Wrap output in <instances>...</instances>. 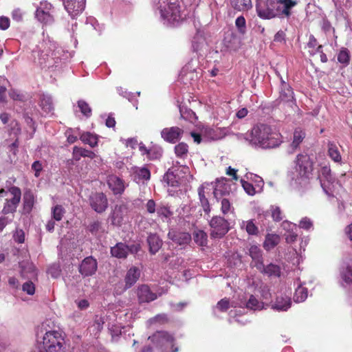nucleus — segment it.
Wrapping results in <instances>:
<instances>
[{
    "instance_id": "nucleus-1",
    "label": "nucleus",
    "mask_w": 352,
    "mask_h": 352,
    "mask_svg": "<svg viewBox=\"0 0 352 352\" xmlns=\"http://www.w3.org/2000/svg\"><path fill=\"white\" fill-rule=\"evenodd\" d=\"M239 140L243 139L250 146L263 149L278 147L282 143L280 133L275 131L272 127L265 124H258L245 134H236Z\"/></svg>"
},
{
    "instance_id": "nucleus-2",
    "label": "nucleus",
    "mask_w": 352,
    "mask_h": 352,
    "mask_svg": "<svg viewBox=\"0 0 352 352\" xmlns=\"http://www.w3.org/2000/svg\"><path fill=\"white\" fill-rule=\"evenodd\" d=\"M153 5L164 24L177 25L186 18V14L182 10L178 0H153Z\"/></svg>"
},
{
    "instance_id": "nucleus-3",
    "label": "nucleus",
    "mask_w": 352,
    "mask_h": 352,
    "mask_svg": "<svg viewBox=\"0 0 352 352\" xmlns=\"http://www.w3.org/2000/svg\"><path fill=\"white\" fill-rule=\"evenodd\" d=\"M296 5L293 0H267L266 7L260 3L256 5V12L259 17L270 19L276 16L289 17L291 9Z\"/></svg>"
},
{
    "instance_id": "nucleus-4",
    "label": "nucleus",
    "mask_w": 352,
    "mask_h": 352,
    "mask_svg": "<svg viewBox=\"0 0 352 352\" xmlns=\"http://www.w3.org/2000/svg\"><path fill=\"white\" fill-rule=\"evenodd\" d=\"M313 170V163L308 155L299 154L296 157L294 170L289 174L291 184L295 188L305 187Z\"/></svg>"
},
{
    "instance_id": "nucleus-5",
    "label": "nucleus",
    "mask_w": 352,
    "mask_h": 352,
    "mask_svg": "<svg viewBox=\"0 0 352 352\" xmlns=\"http://www.w3.org/2000/svg\"><path fill=\"white\" fill-rule=\"evenodd\" d=\"M44 350L48 352H64L65 341L64 334L58 331H48L41 338Z\"/></svg>"
},
{
    "instance_id": "nucleus-6",
    "label": "nucleus",
    "mask_w": 352,
    "mask_h": 352,
    "mask_svg": "<svg viewBox=\"0 0 352 352\" xmlns=\"http://www.w3.org/2000/svg\"><path fill=\"white\" fill-rule=\"evenodd\" d=\"M209 225L211 229L210 236L213 239L222 238L230 230L228 221L221 216L213 217Z\"/></svg>"
},
{
    "instance_id": "nucleus-7",
    "label": "nucleus",
    "mask_w": 352,
    "mask_h": 352,
    "mask_svg": "<svg viewBox=\"0 0 352 352\" xmlns=\"http://www.w3.org/2000/svg\"><path fill=\"white\" fill-rule=\"evenodd\" d=\"M8 191L12 197L10 199H6L2 209V213L4 214L14 213L16 210L21 198V191L19 187L12 186Z\"/></svg>"
},
{
    "instance_id": "nucleus-8",
    "label": "nucleus",
    "mask_w": 352,
    "mask_h": 352,
    "mask_svg": "<svg viewBox=\"0 0 352 352\" xmlns=\"http://www.w3.org/2000/svg\"><path fill=\"white\" fill-rule=\"evenodd\" d=\"M89 204L94 211L98 213H102L108 207V200L104 193L96 192L90 195Z\"/></svg>"
},
{
    "instance_id": "nucleus-9",
    "label": "nucleus",
    "mask_w": 352,
    "mask_h": 352,
    "mask_svg": "<svg viewBox=\"0 0 352 352\" xmlns=\"http://www.w3.org/2000/svg\"><path fill=\"white\" fill-rule=\"evenodd\" d=\"M65 10L72 18L82 13L85 8L86 0H63Z\"/></svg>"
},
{
    "instance_id": "nucleus-10",
    "label": "nucleus",
    "mask_w": 352,
    "mask_h": 352,
    "mask_svg": "<svg viewBox=\"0 0 352 352\" xmlns=\"http://www.w3.org/2000/svg\"><path fill=\"white\" fill-rule=\"evenodd\" d=\"M98 268L96 260L92 256H88L82 261L79 272L84 276H89L94 274Z\"/></svg>"
},
{
    "instance_id": "nucleus-11",
    "label": "nucleus",
    "mask_w": 352,
    "mask_h": 352,
    "mask_svg": "<svg viewBox=\"0 0 352 352\" xmlns=\"http://www.w3.org/2000/svg\"><path fill=\"white\" fill-rule=\"evenodd\" d=\"M183 133L182 129L177 126H172L164 128L161 131V136L166 142L175 143L181 139Z\"/></svg>"
},
{
    "instance_id": "nucleus-12",
    "label": "nucleus",
    "mask_w": 352,
    "mask_h": 352,
    "mask_svg": "<svg viewBox=\"0 0 352 352\" xmlns=\"http://www.w3.org/2000/svg\"><path fill=\"white\" fill-rule=\"evenodd\" d=\"M148 339L160 346H173V343L174 342V338L172 335L166 331H157L152 336H149Z\"/></svg>"
},
{
    "instance_id": "nucleus-13",
    "label": "nucleus",
    "mask_w": 352,
    "mask_h": 352,
    "mask_svg": "<svg viewBox=\"0 0 352 352\" xmlns=\"http://www.w3.org/2000/svg\"><path fill=\"white\" fill-rule=\"evenodd\" d=\"M203 133L207 138L212 140H218L231 134L230 129L226 127L214 129L206 127L204 129Z\"/></svg>"
},
{
    "instance_id": "nucleus-14",
    "label": "nucleus",
    "mask_w": 352,
    "mask_h": 352,
    "mask_svg": "<svg viewBox=\"0 0 352 352\" xmlns=\"http://www.w3.org/2000/svg\"><path fill=\"white\" fill-rule=\"evenodd\" d=\"M107 184L114 195H122L126 188L124 180L115 175L108 176Z\"/></svg>"
},
{
    "instance_id": "nucleus-15",
    "label": "nucleus",
    "mask_w": 352,
    "mask_h": 352,
    "mask_svg": "<svg viewBox=\"0 0 352 352\" xmlns=\"http://www.w3.org/2000/svg\"><path fill=\"white\" fill-rule=\"evenodd\" d=\"M127 213V207L122 204L116 206L111 215V222L114 226H120Z\"/></svg>"
},
{
    "instance_id": "nucleus-16",
    "label": "nucleus",
    "mask_w": 352,
    "mask_h": 352,
    "mask_svg": "<svg viewBox=\"0 0 352 352\" xmlns=\"http://www.w3.org/2000/svg\"><path fill=\"white\" fill-rule=\"evenodd\" d=\"M228 182L226 178L217 179L214 188L213 194L217 200L221 199L222 196L226 195L230 192V187L226 184Z\"/></svg>"
},
{
    "instance_id": "nucleus-17",
    "label": "nucleus",
    "mask_w": 352,
    "mask_h": 352,
    "mask_svg": "<svg viewBox=\"0 0 352 352\" xmlns=\"http://www.w3.org/2000/svg\"><path fill=\"white\" fill-rule=\"evenodd\" d=\"M138 296L141 302H149L157 298V294L151 292L150 288L144 285L139 287Z\"/></svg>"
},
{
    "instance_id": "nucleus-18",
    "label": "nucleus",
    "mask_w": 352,
    "mask_h": 352,
    "mask_svg": "<svg viewBox=\"0 0 352 352\" xmlns=\"http://www.w3.org/2000/svg\"><path fill=\"white\" fill-rule=\"evenodd\" d=\"M341 285L344 287L352 283V261L344 263L340 268Z\"/></svg>"
},
{
    "instance_id": "nucleus-19",
    "label": "nucleus",
    "mask_w": 352,
    "mask_h": 352,
    "mask_svg": "<svg viewBox=\"0 0 352 352\" xmlns=\"http://www.w3.org/2000/svg\"><path fill=\"white\" fill-rule=\"evenodd\" d=\"M292 305V300L287 296H278L272 303V308L278 311H285Z\"/></svg>"
},
{
    "instance_id": "nucleus-20",
    "label": "nucleus",
    "mask_w": 352,
    "mask_h": 352,
    "mask_svg": "<svg viewBox=\"0 0 352 352\" xmlns=\"http://www.w3.org/2000/svg\"><path fill=\"white\" fill-rule=\"evenodd\" d=\"M168 238L179 245H186L191 240V236L188 232L170 231Z\"/></svg>"
},
{
    "instance_id": "nucleus-21",
    "label": "nucleus",
    "mask_w": 352,
    "mask_h": 352,
    "mask_svg": "<svg viewBox=\"0 0 352 352\" xmlns=\"http://www.w3.org/2000/svg\"><path fill=\"white\" fill-rule=\"evenodd\" d=\"M234 307L239 306L240 307H245L246 308L256 311L261 310L263 308V303L258 301L254 296L251 295L248 301L241 300L239 303L234 305Z\"/></svg>"
},
{
    "instance_id": "nucleus-22",
    "label": "nucleus",
    "mask_w": 352,
    "mask_h": 352,
    "mask_svg": "<svg viewBox=\"0 0 352 352\" xmlns=\"http://www.w3.org/2000/svg\"><path fill=\"white\" fill-rule=\"evenodd\" d=\"M129 252H133L132 248H129L126 245L122 243H117L111 249V255L119 258H126Z\"/></svg>"
},
{
    "instance_id": "nucleus-23",
    "label": "nucleus",
    "mask_w": 352,
    "mask_h": 352,
    "mask_svg": "<svg viewBox=\"0 0 352 352\" xmlns=\"http://www.w3.org/2000/svg\"><path fill=\"white\" fill-rule=\"evenodd\" d=\"M255 267L270 276L279 277L280 276V268L276 265L270 264L265 267L263 262H259L255 265Z\"/></svg>"
},
{
    "instance_id": "nucleus-24",
    "label": "nucleus",
    "mask_w": 352,
    "mask_h": 352,
    "mask_svg": "<svg viewBox=\"0 0 352 352\" xmlns=\"http://www.w3.org/2000/svg\"><path fill=\"white\" fill-rule=\"evenodd\" d=\"M140 276V270L136 267H131L125 276L126 287L129 288L133 285L139 279Z\"/></svg>"
},
{
    "instance_id": "nucleus-25",
    "label": "nucleus",
    "mask_w": 352,
    "mask_h": 352,
    "mask_svg": "<svg viewBox=\"0 0 352 352\" xmlns=\"http://www.w3.org/2000/svg\"><path fill=\"white\" fill-rule=\"evenodd\" d=\"M164 181L173 187L178 186L181 183V177L178 175V170H168L164 176Z\"/></svg>"
},
{
    "instance_id": "nucleus-26",
    "label": "nucleus",
    "mask_w": 352,
    "mask_h": 352,
    "mask_svg": "<svg viewBox=\"0 0 352 352\" xmlns=\"http://www.w3.org/2000/svg\"><path fill=\"white\" fill-rule=\"evenodd\" d=\"M147 242L149 246V251L153 254L157 252L162 245V241L155 234H149L147 238Z\"/></svg>"
},
{
    "instance_id": "nucleus-27",
    "label": "nucleus",
    "mask_w": 352,
    "mask_h": 352,
    "mask_svg": "<svg viewBox=\"0 0 352 352\" xmlns=\"http://www.w3.org/2000/svg\"><path fill=\"white\" fill-rule=\"evenodd\" d=\"M72 155L74 160L76 161L80 160L82 157H87L91 159L96 157V154L93 151L78 146L74 147Z\"/></svg>"
},
{
    "instance_id": "nucleus-28",
    "label": "nucleus",
    "mask_w": 352,
    "mask_h": 352,
    "mask_svg": "<svg viewBox=\"0 0 352 352\" xmlns=\"http://www.w3.org/2000/svg\"><path fill=\"white\" fill-rule=\"evenodd\" d=\"M133 178L136 182H139L141 180H148L151 177L150 171L146 168H138L135 167L133 169Z\"/></svg>"
},
{
    "instance_id": "nucleus-29",
    "label": "nucleus",
    "mask_w": 352,
    "mask_h": 352,
    "mask_svg": "<svg viewBox=\"0 0 352 352\" xmlns=\"http://www.w3.org/2000/svg\"><path fill=\"white\" fill-rule=\"evenodd\" d=\"M217 201H220V210L224 216H227L229 214L234 213V208L232 206V203L230 201L229 199L226 197H222L221 199H219V200Z\"/></svg>"
},
{
    "instance_id": "nucleus-30",
    "label": "nucleus",
    "mask_w": 352,
    "mask_h": 352,
    "mask_svg": "<svg viewBox=\"0 0 352 352\" xmlns=\"http://www.w3.org/2000/svg\"><path fill=\"white\" fill-rule=\"evenodd\" d=\"M40 106L44 113L46 114L51 113L54 109L51 96L43 94L41 98Z\"/></svg>"
},
{
    "instance_id": "nucleus-31",
    "label": "nucleus",
    "mask_w": 352,
    "mask_h": 352,
    "mask_svg": "<svg viewBox=\"0 0 352 352\" xmlns=\"http://www.w3.org/2000/svg\"><path fill=\"white\" fill-rule=\"evenodd\" d=\"M230 4L239 11H246L252 7L251 0H230Z\"/></svg>"
},
{
    "instance_id": "nucleus-32",
    "label": "nucleus",
    "mask_w": 352,
    "mask_h": 352,
    "mask_svg": "<svg viewBox=\"0 0 352 352\" xmlns=\"http://www.w3.org/2000/svg\"><path fill=\"white\" fill-rule=\"evenodd\" d=\"M198 195L199 201L201 203L204 211L206 214H209L211 211V208L208 199L205 196V191L203 186H201L198 188Z\"/></svg>"
},
{
    "instance_id": "nucleus-33",
    "label": "nucleus",
    "mask_w": 352,
    "mask_h": 352,
    "mask_svg": "<svg viewBox=\"0 0 352 352\" xmlns=\"http://www.w3.org/2000/svg\"><path fill=\"white\" fill-rule=\"evenodd\" d=\"M280 98L285 102H290L293 100L294 92L289 85L283 84V87L280 88Z\"/></svg>"
},
{
    "instance_id": "nucleus-34",
    "label": "nucleus",
    "mask_w": 352,
    "mask_h": 352,
    "mask_svg": "<svg viewBox=\"0 0 352 352\" xmlns=\"http://www.w3.org/2000/svg\"><path fill=\"white\" fill-rule=\"evenodd\" d=\"M36 17L40 22L45 24L51 23L53 21V17L50 12L47 10H43L41 8H37Z\"/></svg>"
},
{
    "instance_id": "nucleus-35",
    "label": "nucleus",
    "mask_w": 352,
    "mask_h": 352,
    "mask_svg": "<svg viewBox=\"0 0 352 352\" xmlns=\"http://www.w3.org/2000/svg\"><path fill=\"white\" fill-rule=\"evenodd\" d=\"M328 154L335 162H341L342 157L336 144L332 142L328 144Z\"/></svg>"
},
{
    "instance_id": "nucleus-36",
    "label": "nucleus",
    "mask_w": 352,
    "mask_h": 352,
    "mask_svg": "<svg viewBox=\"0 0 352 352\" xmlns=\"http://www.w3.org/2000/svg\"><path fill=\"white\" fill-rule=\"evenodd\" d=\"M34 204V197L31 191H27L23 195V209L25 212H30Z\"/></svg>"
},
{
    "instance_id": "nucleus-37",
    "label": "nucleus",
    "mask_w": 352,
    "mask_h": 352,
    "mask_svg": "<svg viewBox=\"0 0 352 352\" xmlns=\"http://www.w3.org/2000/svg\"><path fill=\"white\" fill-rule=\"evenodd\" d=\"M298 287L296 289L294 299L297 302H301L306 300L308 296L307 289L302 287L300 283H298Z\"/></svg>"
},
{
    "instance_id": "nucleus-38",
    "label": "nucleus",
    "mask_w": 352,
    "mask_h": 352,
    "mask_svg": "<svg viewBox=\"0 0 352 352\" xmlns=\"http://www.w3.org/2000/svg\"><path fill=\"white\" fill-rule=\"evenodd\" d=\"M80 139L82 142L89 144L91 147H94L98 144V136L89 132L82 133Z\"/></svg>"
},
{
    "instance_id": "nucleus-39",
    "label": "nucleus",
    "mask_w": 352,
    "mask_h": 352,
    "mask_svg": "<svg viewBox=\"0 0 352 352\" xmlns=\"http://www.w3.org/2000/svg\"><path fill=\"white\" fill-rule=\"evenodd\" d=\"M279 236L274 234H268L264 242V248L267 250L274 248L279 243Z\"/></svg>"
},
{
    "instance_id": "nucleus-40",
    "label": "nucleus",
    "mask_w": 352,
    "mask_h": 352,
    "mask_svg": "<svg viewBox=\"0 0 352 352\" xmlns=\"http://www.w3.org/2000/svg\"><path fill=\"white\" fill-rule=\"evenodd\" d=\"M305 137V133L300 129H296L294 132L293 140L291 146L293 149L298 147Z\"/></svg>"
},
{
    "instance_id": "nucleus-41",
    "label": "nucleus",
    "mask_w": 352,
    "mask_h": 352,
    "mask_svg": "<svg viewBox=\"0 0 352 352\" xmlns=\"http://www.w3.org/2000/svg\"><path fill=\"white\" fill-rule=\"evenodd\" d=\"M241 228L245 229L246 232L251 235H254L258 233V228L254 223L253 220L243 221L241 223Z\"/></svg>"
},
{
    "instance_id": "nucleus-42",
    "label": "nucleus",
    "mask_w": 352,
    "mask_h": 352,
    "mask_svg": "<svg viewBox=\"0 0 352 352\" xmlns=\"http://www.w3.org/2000/svg\"><path fill=\"white\" fill-rule=\"evenodd\" d=\"M195 242L200 246H205L207 244V234L203 230H197L193 234Z\"/></svg>"
},
{
    "instance_id": "nucleus-43",
    "label": "nucleus",
    "mask_w": 352,
    "mask_h": 352,
    "mask_svg": "<svg viewBox=\"0 0 352 352\" xmlns=\"http://www.w3.org/2000/svg\"><path fill=\"white\" fill-rule=\"evenodd\" d=\"M8 134L10 136L13 135L14 138H18L19 135L21 133V127L18 121L16 120H13L8 124Z\"/></svg>"
},
{
    "instance_id": "nucleus-44",
    "label": "nucleus",
    "mask_w": 352,
    "mask_h": 352,
    "mask_svg": "<svg viewBox=\"0 0 352 352\" xmlns=\"http://www.w3.org/2000/svg\"><path fill=\"white\" fill-rule=\"evenodd\" d=\"M249 254L255 261V265L259 262H263L261 252L260 248L256 245H252L249 249Z\"/></svg>"
},
{
    "instance_id": "nucleus-45",
    "label": "nucleus",
    "mask_w": 352,
    "mask_h": 352,
    "mask_svg": "<svg viewBox=\"0 0 352 352\" xmlns=\"http://www.w3.org/2000/svg\"><path fill=\"white\" fill-rule=\"evenodd\" d=\"M307 47L309 49V52L311 55H314L322 49V45H318L317 40L313 35L309 36Z\"/></svg>"
},
{
    "instance_id": "nucleus-46",
    "label": "nucleus",
    "mask_w": 352,
    "mask_h": 352,
    "mask_svg": "<svg viewBox=\"0 0 352 352\" xmlns=\"http://www.w3.org/2000/svg\"><path fill=\"white\" fill-rule=\"evenodd\" d=\"M188 151V146L184 142L179 143L175 146V153L178 157L184 158L186 157Z\"/></svg>"
},
{
    "instance_id": "nucleus-47",
    "label": "nucleus",
    "mask_w": 352,
    "mask_h": 352,
    "mask_svg": "<svg viewBox=\"0 0 352 352\" xmlns=\"http://www.w3.org/2000/svg\"><path fill=\"white\" fill-rule=\"evenodd\" d=\"M78 107L81 113L86 117H90L91 115V109L89 104L85 100H80L78 101Z\"/></svg>"
},
{
    "instance_id": "nucleus-48",
    "label": "nucleus",
    "mask_w": 352,
    "mask_h": 352,
    "mask_svg": "<svg viewBox=\"0 0 352 352\" xmlns=\"http://www.w3.org/2000/svg\"><path fill=\"white\" fill-rule=\"evenodd\" d=\"M139 149L142 152V155L146 154L150 160L158 159L161 157V153L160 152H157L155 155H151L153 149H148L142 143L139 144Z\"/></svg>"
},
{
    "instance_id": "nucleus-49",
    "label": "nucleus",
    "mask_w": 352,
    "mask_h": 352,
    "mask_svg": "<svg viewBox=\"0 0 352 352\" xmlns=\"http://www.w3.org/2000/svg\"><path fill=\"white\" fill-rule=\"evenodd\" d=\"M350 60L349 50L346 48H342L338 55V60L344 65H348Z\"/></svg>"
},
{
    "instance_id": "nucleus-50",
    "label": "nucleus",
    "mask_w": 352,
    "mask_h": 352,
    "mask_svg": "<svg viewBox=\"0 0 352 352\" xmlns=\"http://www.w3.org/2000/svg\"><path fill=\"white\" fill-rule=\"evenodd\" d=\"M52 213L53 219L59 221L65 214V210L60 205H56L52 208Z\"/></svg>"
},
{
    "instance_id": "nucleus-51",
    "label": "nucleus",
    "mask_w": 352,
    "mask_h": 352,
    "mask_svg": "<svg viewBox=\"0 0 352 352\" xmlns=\"http://www.w3.org/2000/svg\"><path fill=\"white\" fill-rule=\"evenodd\" d=\"M235 25L240 33L244 34L245 32L246 22L243 16H240L236 19Z\"/></svg>"
},
{
    "instance_id": "nucleus-52",
    "label": "nucleus",
    "mask_w": 352,
    "mask_h": 352,
    "mask_svg": "<svg viewBox=\"0 0 352 352\" xmlns=\"http://www.w3.org/2000/svg\"><path fill=\"white\" fill-rule=\"evenodd\" d=\"M157 213L160 217L162 219H168L172 215V212L170 211V210L165 206L160 207L157 210Z\"/></svg>"
},
{
    "instance_id": "nucleus-53",
    "label": "nucleus",
    "mask_w": 352,
    "mask_h": 352,
    "mask_svg": "<svg viewBox=\"0 0 352 352\" xmlns=\"http://www.w3.org/2000/svg\"><path fill=\"white\" fill-rule=\"evenodd\" d=\"M299 227L306 230H309L313 229V222L310 219L304 217L300 221Z\"/></svg>"
},
{
    "instance_id": "nucleus-54",
    "label": "nucleus",
    "mask_w": 352,
    "mask_h": 352,
    "mask_svg": "<svg viewBox=\"0 0 352 352\" xmlns=\"http://www.w3.org/2000/svg\"><path fill=\"white\" fill-rule=\"evenodd\" d=\"M102 223L99 221H94L88 226V230L91 234H97L101 229Z\"/></svg>"
},
{
    "instance_id": "nucleus-55",
    "label": "nucleus",
    "mask_w": 352,
    "mask_h": 352,
    "mask_svg": "<svg viewBox=\"0 0 352 352\" xmlns=\"http://www.w3.org/2000/svg\"><path fill=\"white\" fill-rule=\"evenodd\" d=\"M22 289L28 295H33L35 292L34 284L32 281H27L23 285Z\"/></svg>"
},
{
    "instance_id": "nucleus-56",
    "label": "nucleus",
    "mask_w": 352,
    "mask_h": 352,
    "mask_svg": "<svg viewBox=\"0 0 352 352\" xmlns=\"http://www.w3.org/2000/svg\"><path fill=\"white\" fill-rule=\"evenodd\" d=\"M270 210L272 212V217L274 221H279L282 220V212L278 206H272Z\"/></svg>"
},
{
    "instance_id": "nucleus-57",
    "label": "nucleus",
    "mask_w": 352,
    "mask_h": 352,
    "mask_svg": "<svg viewBox=\"0 0 352 352\" xmlns=\"http://www.w3.org/2000/svg\"><path fill=\"white\" fill-rule=\"evenodd\" d=\"M241 182L243 189L248 195H254L255 194V189L252 184L243 179H241Z\"/></svg>"
},
{
    "instance_id": "nucleus-58",
    "label": "nucleus",
    "mask_w": 352,
    "mask_h": 352,
    "mask_svg": "<svg viewBox=\"0 0 352 352\" xmlns=\"http://www.w3.org/2000/svg\"><path fill=\"white\" fill-rule=\"evenodd\" d=\"M167 321H168L167 316L166 314H159L153 318H151L148 320V322L150 324L156 323V322L164 324V323L166 322Z\"/></svg>"
},
{
    "instance_id": "nucleus-59",
    "label": "nucleus",
    "mask_w": 352,
    "mask_h": 352,
    "mask_svg": "<svg viewBox=\"0 0 352 352\" xmlns=\"http://www.w3.org/2000/svg\"><path fill=\"white\" fill-rule=\"evenodd\" d=\"M9 96L14 100L21 102L25 100V96L23 94H21L19 91L15 89H11L9 91Z\"/></svg>"
},
{
    "instance_id": "nucleus-60",
    "label": "nucleus",
    "mask_w": 352,
    "mask_h": 352,
    "mask_svg": "<svg viewBox=\"0 0 352 352\" xmlns=\"http://www.w3.org/2000/svg\"><path fill=\"white\" fill-rule=\"evenodd\" d=\"M229 307V301L226 299H222L217 303L216 308L221 311H226Z\"/></svg>"
},
{
    "instance_id": "nucleus-61",
    "label": "nucleus",
    "mask_w": 352,
    "mask_h": 352,
    "mask_svg": "<svg viewBox=\"0 0 352 352\" xmlns=\"http://www.w3.org/2000/svg\"><path fill=\"white\" fill-rule=\"evenodd\" d=\"M32 169L35 172V177H38L40 175V173L43 169L42 164L39 161H35L32 164Z\"/></svg>"
},
{
    "instance_id": "nucleus-62",
    "label": "nucleus",
    "mask_w": 352,
    "mask_h": 352,
    "mask_svg": "<svg viewBox=\"0 0 352 352\" xmlns=\"http://www.w3.org/2000/svg\"><path fill=\"white\" fill-rule=\"evenodd\" d=\"M335 3L336 6L339 8L342 7H350L352 6V0H333Z\"/></svg>"
},
{
    "instance_id": "nucleus-63",
    "label": "nucleus",
    "mask_w": 352,
    "mask_h": 352,
    "mask_svg": "<svg viewBox=\"0 0 352 352\" xmlns=\"http://www.w3.org/2000/svg\"><path fill=\"white\" fill-rule=\"evenodd\" d=\"M282 228L287 230L288 232H294V229L296 228V225L289 221H285L282 223Z\"/></svg>"
},
{
    "instance_id": "nucleus-64",
    "label": "nucleus",
    "mask_w": 352,
    "mask_h": 352,
    "mask_svg": "<svg viewBox=\"0 0 352 352\" xmlns=\"http://www.w3.org/2000/svg\"><path fill=\"white\" fill-rule=\"evenodd\" d=\"M109 330L113 338L119 336L122 333L121 327L118 325H112Z\"/></svg>"
}]
</instances>
